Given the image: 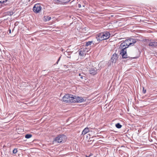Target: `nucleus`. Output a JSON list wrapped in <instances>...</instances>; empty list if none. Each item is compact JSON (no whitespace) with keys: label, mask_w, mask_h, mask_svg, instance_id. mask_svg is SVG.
Returning <instances> with one entry per match:
<instances>
[{"label":"nucleus","mask_w":157,"mask_h":157,"mask_svg":"<svg viewBox=\"0 0 157 157\" xmlns=\"http://www.w3.org/2000/svg\"><path fill=\"white\" fill-rule=\"evenodd\" d=\"M148 45L152 47H157V42L155 41L150 42L149 43Z\"/></svg>","instance_id":"nucleus-10"},{"label":"nucleus","mask_w":157,"mask_h":157,"mask_svg":"<svg viewBox=\"0 0 157 157\" xmlns=\"http://www.w3.org/2000/svg\"><path fill=\"white\" fill-rule=\"evenodd\" d=\"M69 51H68V50H67L66 51L64 52V54L68 58H70V54H69Z\"/></svg>","instance_id":"nucleus-15"},{"label":"nucleus","mask_w":157,"mask_h":157,"mask_svg":"<svg viewBox=\"0 0 157 157\" xmlns=\"http://www.w3.org/2000/svg\"><path fill=\"white\" fill-rule=\"evenodd\" d=\"M110 34L108 32H104L98 34L96 36L97 40L101 41L109 38Z\"/></svg>","instance_id":"nucleus-1"},{"label":"nucleus","mask_w":157,"mask_h":157,"mask_svg":"<svg viewBox=\"0 0 157 157\" xmlns=\"http://www.w3.org/2000/svg\"><path fill=\"white\" fill-rule=\"evenodd\" d=\"M72 102H82L84 101V99L81 97H77L76 96L73 95L72 98Z\"/></svg>","instance_id":"nucleus-5"},{"label":"nucleus","mask_w":157,"mask_h":157,"mask_svg":"<svg viewBox=\"0 0 157 157\" xmlns=\"http://www.w3.org/2000/svg\"><path fill=\"white\" fill-rule=\"evenodd\" d=\"M85 49L82 48L79 50V55L81 56H84V54L85 55Z\"/></svg>","instance_id":"nucleus-9"},{"label":"nucleus","mask_w":157,"mask_h":157,"mask_svg":"<svg viewBox=\"0 0 157 157\" xmlns=\"http://www.w3.org/2000/svg\"><path fill=\"white\" fill-rule=\"evenodd\" d=\"M79 76H80V78L82 79H83V76L82 75H81V74H79L78 75Z\"/></svg>","instance_id":"nucleus-24"},{"label":"nucleus","mask_w":157,"mask_h":157,"mask_svg":"<svg viewBox=\"0 0 157 157\" xmlns=\"http://www.w3.org/2000/svg\"><path fill=\"white\" fill-rule=\"evenodd\" d=\"M41 9V5L40 3L35 4L34 6L33 10L35 13H37L39 12Z\"/></svg>","instance_id":"nucleus-6"},{"label":"nucleus","mask_w":157,"mask_h":157,"mask_svg":"<svg viewBox=\"0 0 157 157\" xmlns=\"http://www.w3.org/2000/svg\"><path fill=\"white\" fill-rule=\"evenodd\" d=\"M7 0H0V3H3L5 2V1H6Z\"/></svg>","instance_id":"nucleus-22"},{"label":"nucleus","mask_w":157,"mask_h":157,"mask_svg":"<svg viewBox=\"0 0 157 157\" xmlns=\"http://www.w3.org/2000/svg\"><path fill=\"white\" fill-rule=\"evenodd\" d=\"M55 2L57 4H60V2L59 0H54Z\"/></svg>","instance_id":"nucleus-21"},{"label":"nucleus","mask_w":157,"mask_h":157,"mask_svg":"<svg viewBox=\"0 0 157 157\" xmlns=\"http://www.w3.org/2000/svg\"><path fill=\"white\" fill-rule=\"evenodd\" d=\"M131 43H130L129 39L126 40L124 41L121 43L120 45V48L122 49V54L124 55V54L126 52L125 49L128 47L130 45H131Z\"/></svg>","instance_id":"nucleus-3"},{"label":"nucleus","mask_w":157,"mask_h":157,"mask_svg":"<svg viewBox=\"0 0 157 157\" xmlns=\"http://www.w3.org/2000/svg\"><path fill=\"white\" fill-rule=\"evenodd\" d=\"M73 95L70 94H66L63 98V101L66 102L72 103Z\"/></svg>","instance_id":"nucleus-4"},{"label":"nucleus","mask_w":157,"mask_h":157,"mask_svg":"<svg viewBox=\"0 0 157 157\" xmlns=\"http://www.w3.org/2000/svg\"><path fill=\"white\" fill-rule=\"evenodd\" d=\"M66 136L63 135H59L54 139L53 141V144L63 143L66 140Z\"/></svg>","instance_id":"nucleus-2"},{"label":"nucleus","mask_w":157,"mask_h":157,"mask_svg":"<svg viewBox=\"0 0 157 157\" xmlns=\"http://www.w3.org/2000/svg\"><path fill=\"white\" fill-rule=\"evenodd\" d=\"M9 33H11V29H9Z\"/></svg>","instance_id":"nucleus-27"},{"label":"nucleus","mask_w":157,"mask_h":157,"mask_svg":"<svg viewBox=\"0 0 157 157\" xmlns=\"http://www.w3.org/2000/svg\"><path fill=\"white\" fill-rule=\"evenodd\" d=\"M122 49L121 51V52L120 53V54H121L122 56V58H123V59H126V58H128V57L127 56V52H126L125 53V54H124V56L122 54Z\"/></svg>","instance_id":"nucleus-13"},{"label":"nucleus","mask_w":157,"mask_h":157,"mask_svg":"<svg viewBox=\"0 0 157 157\" xmlns=\"http://www.w3.org/2000/svg\"><path fill=\"white\" fill-rule=\"evenodd\" d=\"M115 126L118 128H120L122 126V125H121L119 123H118L116 124Z\"/></svg>","instance_id":"nucleus-17"},{"label":"nucleus","mask_w":157,"mask_h":157,"mask_svg":"<svg viewBox=\"0 0 157 157\" xmlns=\"http://www.w3.org/2000/svg\"><path fill=\"white\" fill-rule=\"evenodd\" d=\"M32 136V135L30 134H27L25 135V138L27 139H29Z\"/></svg>","instance_id":"nucleus-18"},{"label":"nucleus","mask_w":157,"mask_h":157,"mask_svg":"<svg viewBox=\"0 0 157 157\" xmlns=\"http://www.w3.org/2000/svg\"><path fill=\"white\" fill-rule=\"evenodd\" d=\"M89 73L92 75H94L97 73V70L96 68H91L89 70Z\"/></svg>","instance_id":"nucleus-8"},{"label":"nucleus","mask_w":157,"mask_h":157,"mask_svg":"<svg viewBox=\"0 0 157 157\" xmlns=\"http://www.w3.org/2000/svg\"><path fill=\"white\" fill-rule=\"evenodd\" d=\"M71 0H67L63 2L64 3H66L69 2Z\"/></svg>","instance_id":"nucleus-25"},{"label":"nucleus","mask_w":157,"mask_h":157,"mask_svg":"<svg viewBox=\"0 0 157 157\" xmlns=\"http://www.w3.org/2000/svg\"><path fill=\"white\" fill-rule=\"evenodd\" d=\"M129 40L130 43H131V46H133L134 44L136 43L137 40V39H135L133 38L129 39Z\"/></svg>","instance_id":"nucleus-12"},{"label":"nucleus","mask_w":157,"mask_h":157,"mask_svg":"<svg viewBox=\"0 0 157 157\" xmlns=\"http://www.w3.org/2000/svg\"><path fill=\"white\" fill-rule=\"evenodd\" d=\"M118 55L116 54H114L112 56V57L111 59V62L113 63H115L117 62V60L118 59Z\"/></svg>","instance_id":"nucleus-7"},{"label":"nucleus","mask_w":157,"mask_h":157,"mask_svg":"<svg viewBox=\"0 0 157 157\" xmlns=\"http://www.w3.org/2000/svg\"><path fill=\"white\" fill-rule=\"evenodd\" d=\"M51 19V17L48 16H44L43 18V20L45 21H49Z\"/></svg>","instance_id":"nucleus-14"},{"label":"nucleus","mask_w":157,"mask_h":157,"mask_svg":"<svg viewBox=\"0 0 157 157\" xmlns=\"http://www.w3.org/2000/svg\"><path fill=\"white\" fill-rule=\"evenodd\" d=\"M133 58V59H134L135 58V57H133V58Z\"/></svg>","instance_id":"nucleus-29"},{"label":"nucleus","mask_w":157,"mask_h":157,"mask_svg":"<svg viewBox=\"0 0 157 157\" xmlns=\"http://www.w3.org/2000/svg\"><path fill=\"white\" fill-rule=\"evenodd\" d=\"M17 149L16 148H14L13 151V154H16L17 153Z\"/></svg>","instance_id":"nucleus-19"},{"label":"nucleus","mask_w":157,"mask_h":157,"mask_svg":"<svg viewBox=\"0 0 157 157\" xmlns=\"http://www.w3.org/2000/svg\"><path fill=\"white\" fill-rule=\"evenodd\" d=\"M63 51V50L62 49V51Z\"/></svg>","instance_id":"nucleus-28"},{"label":"nucleus","mask_w":157,"mask_h":157,"mask_svg":"<svg viewBox=\"0 0 157 157\" xmlns=\"http://www.w3.org/2000/svg\"><path fill=\"white\" fill-rule=\"evenodd\" d=\"M143 92L144 94H145L146 93V90H144V87H143Z\"/></svg>","instance_id":"nucleus-23"},{"label":"nucleus","mask_w":157,"mask_h":157,"mask_svg":"<svg viewBox=\"0 0 157 157\" xmlns=\"http://www.w3.org/2000/svg\"><path fill=\"white\" fill-rule=\"evenodd\" d=\"M13 12H8V14L11 16L13 14Z\"/></svg>","instance_id":"nucleus-20"},{"label":"nucleus","mask_w":157,"mask_h":157,"mask_svg":"<svg viewBox=\"0 0 157 157\" xmlns=\"http://www.w3.org/2000/svg\"><path fill=\"white\" fill-rule=\"evenodd\" d=\"M89 132V128L88 127L85 128L82 131V135L83 136L85 135Z\"/></svg>","instance_id":"nucleus-11"},{"label":"nucleus","mask_w":157,"mask_h":157,"mask_svg":"<svg viewBox=\"0 0 157 157\" xmlns=\"http://www.w3.org/2000/svg\"><path fill=\"white\" fill-rule=\"evenodd\" d=\"M92 41H89L86 43L85 46L87 47L89 45H91L92 43Z\"/></svg>","instance_id":"nucleus-16"},{"label":"nucleus","mask_w":157,"mask_h":157,"mask_svg":"<svg viewBox=\"0 0 157 157\" xmlns=\"http://www.w3.org/2000/svg\"><path fill=\"white\" fill-rule=\"evenodd\" d=\"M61 56H60L59 58L58 59V60L57 61L56 63L57 64H58V62L60 60V58H61Z\"/></svg>","instance_id":"nucleus-26"},{"label":"nucleus","mask_w":157,"mask_h":157,"mask_svg":"<svg viewBox=\"0 0 157 157\" xmlns=\"http://www.w3.org/2000/svg\"><path fill=\"white\" fill-rule=\"evenodd\" d=\"M86 157H88L87 156H86Z\"/></svg>","instance_id":"nucleus-30"}]
</instances>
